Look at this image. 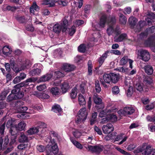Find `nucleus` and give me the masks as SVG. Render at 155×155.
Here are the masks:
<instances>
[{"mask_svg":"<svg viewBox=\"0 0 155 155\" xmlns=\"http://www.w3.org/2000/svg\"><path fill=\"white\" fill-rule=\"evenodd\" d=\"M153 80L151 77H146L143 80L144 83L146 84V86L144 87L145 89L147 88V87H151L152 86L153 83Z\"/></svg>","mask_w":155,"mask_h":155,"instance_id":"nucleus-10","label":"nucleus"},{"mask_svg":"<svg viewBox=\"0 0 155 155\" xmlns=\"http://www.w3.org/2000/svg\"><path fill=\"white\" fill-rule=\"evenodd\" d=\"M18 140L19 142H27L28 140V137L23 133H21Z\"/></svg>","mask_w":155,"mask_h":155,"instance_id":"nucleus-25","label":"nucleus"},{"mask_svg":"<svg viewBox=\"0 0 155 155\" xmlns=\"http://www.w3.org/2000/svg\"><path fill=\"white\" fill-rule=\"evenodd\" d=\"M34 95L39 98H41L43 99H47L49 97V96L44 93H38L35 92Z\"/></svg>","mask_w":155,"mask_h":155,"instance_id":"nucleus-22","label":"nucleus"},{"mask_svg":"<svg viewBox=\"0 0 155 155\" xmlns=\"http://www.w3.org/2000/svg\"><path fill=\"white\" fill-rule=\"evenodd\" d=\"M115 70L123 73H127L128 72V70L127 68H124L123 67H120L116 68Z\"/></svg>","mask_w":155,"mask_h":155,"instance_id":"nucleus-46","label":"nucleus"},{"mask_svg":"<svg viewBox=\"0 0 155 155\" xmlns=\"http://www.w3.org/2000/svg\"><path fill=\"white\" fill-rule=\"evenodd\" d=\"M103 133L105 134H109L114 130V128L113 125L111 124H108L106 125H104L102 127Z\"/></svg>","mask_w":155,"mask_h":155,"instance_id":"nucleus-7","label":"nucleus"},{"mask_svg":"<svg viewBox=\"0 0 155 155\" xmlns=\"http://www.w3.org/2000/svg\"><path fill=\"white\" fill-rule=\"evenodd\" d=\"M153 150L150 146H147L143 154L144 155H149L152 153V150Z\"/></svg>","mask_w":155,"mask_h":155,"instance_id":"nucleus-36","label":"nucleus"},{"mask_svg":"<svg viewBox=\"0 0 155 155\" xmlns=\"http://www.w3.org/2000/svg\"><path fill=\"white\" fill-rule=\"evenodd\" d=\"M15 99H16L15 95L12 93L8 96L7 100L8 101H11Z\"/></svg>","mask_w":155,"mask_h":155,"instance_id":"nucleus-57","label":"nucleus"},{"mask_svg":"<svg viewBox=\"0 0 155 155\" xmlns=\"http://www.w3.org/2000/svg\"><path fill=\"white\" fill-rule=\"evenodd\" d=\"M110 73L109 74L105 73L103 76V79H101L100 81L101 84L105 87H107V86L106 83L110 84L111 82Z\"/></svg>","mask_w":155,"mask_h":155,"instance_id":"nucleus-6","label":"nucleus"},{"mask_svg":"<svg viewBox=\"0 0 155 155\" xmlns=\"http://www.w3.org/2000/svg\"><path fill=\"white\" fill-rule=\"evenodd\" d=\"M64 76V74L63 73L59 71H56L54 73V78L55 79L63 77Z\"/></svg>","mask_w":155,"mask_h":155,"instance_id":"nucleus-35","label":"nucleus"},{"mask_svg":"<svg viewBox=\"0 0 155 155\" xmlns=\"http://www.w3.org/2000/svg\"><path fill=\"white\" fill-rule=\"evenodd\" d=\"M16 18L17 20L21 23L26 22L29 20H31L30 16L28 15H26L25 16H18Z\"/></svg>","mask_w":155,"mask_h":155,"instance_id":"nucleus-9","label":"nucleus"},{"mask_svg":"<svg viewBox=\"0 0 155 155\" xmlns=\"http://www.w3.org/2000/svg\"><path fill=\"white\" fill-rule=\"evenodd\" d=\"M107 18L105 15H103L101 17L99 24L100 27L103 28L104 27L105 23L107 21Z\"/></svg>","mask_w":155,"mask_h":155,"instance_id":"nucleus-21","label":"nucleus"},{"mask_svg":"<svg viewBox=\"0 0 155 155\" xmlns=\"http://www.w3.org/2000/svg\"><path fill=\"white\" fill-rule=\"evenodd\" d=\"M16 99H20L22 98L24 95V93L20 91L17 94H15Z\"/></svg>","mask_w":155,"mask_h":155,"instance_id":"nucleus-64","label":"nucleus"},{"mask_svg":"<svg viewBox=\"0 0 155 155\" xmlns=\"http://www.w3.org/2000/svg\"><path fill=\"white\" fill-rule=\"evenodd\" d=\"M136 88L137 90L140 92L143 91V84L142 83H137L136 85Z\"/></svg>","mask_w":155,"mask_h":155,"instance_id":"nucleus-47","label":"nucleus"},{"mask_svg":"<svg viewBox=\"0 0 155 155\" xmlns=\"http://www.w3.org/2000/svg\"><path fill=\"white\" fill-rule=\"evenodd\" d=\"M70 140L73 144L77 148L80 149H82V145L79 142L76 141L71 138H70Z\"/></svg>","mask_w":155,"mask_h":155,"instance_id":"nucleus-30","label":"nucleus"},{"mask_svg":"<svg viewBox=\"0 0 155 155\" xmlns=\"http://www.w3.org/2000/svg\"><path fill=\"white\" fill-rule=\"evenodd\" d=\"M53 143H52V145L51 147V151L54 154L56 153L58 150V149L56 143H55L54 140H53Z\"/></svg>","mask_w":155,"mask_h":155,"instance_id":"nucleus-29","label":"nucleus"},{"mask_svg":"<svg viewBox=\"0 0 155 155\" xmlns=\"http://www.w3.org/2000/svg\"><path fill=\"white\" fill-rule=\"evenodd\" d=\"M95 87L96 91L97 93H99L101 91V88L100 86L99 82L98 81H96L95 82Z\"/></svg>","mask_w":155,"mask_h":155,"instance_id":"nucleus-50","label":"nucleus"},{"mask_svg":"<svg viewBox=\"0 0 155 155\" xmlns=\"http://www.w3.org/2000/svg\"><path fill=\"white\" fill-rule=\"evenodd\" d=\"M127 138L128 137L127 136H124L123 137L122 134H120L116 137L115 138V141H119L122 139V140L118 143L119 145H121L126 141Z\"/></svg>","mask_w":155,"mask_h":155,"instance_id":"nucleus-17","label":"nucleus"},{"mask_svg":"<svg viewBox=\"0 0 155 155\" xmlns=\"http://www.w3.org/2000/svg\"><path fill=\"white\" fill-rule=\"evenodd\" d=\"M93 99L94 102L97 104H98V106H97V107H99L100 106H101V108L102 109L104 107V105L101 104V105L99 104H101L102 102L101 99L100 98L97 94H94L93 97Z\"/></svg>","mask_w":155,"mask_h":155,"instance_id":"nucleus-11","label":"nucleus"},{"mask_svg":"<svg viewBox=\"0 0 155 155\" xmlns=\"http://www.w3.org/2000/svg\"><path fill=\"white\" fill-rule=\"evenodd\" d=\"M129 60L127 57H124L121 59L120 62V64L122 65H125L128 61H129Z\"/></svg>","mask_w":155,"mask_h":155,"instance_id":"nucleus-52","label":"nucleus"},{"mask_svg":"<svg viewBox=\"0 0 155 155\" xmlns=\"http://www.w3.org/2000/svg\"><path fill=\"white\" fill-rule=\"evenodd\" d=\"M75 68L74 65H71L69 64H64L62 67V69L66 72H69L73 71Z\"/></svg>","mask_w":155,"mask_h":155,"instance_id":"nucleus-13","label":"nucleus"},{"mask_svg":"<svg viewBox=\"0 0 155 155\" xmlns=\"http://www.w3.org/2000/svg\"><path fill=\"white\" fill-rule=\"evenodd\" d=\"M116 22V19L114 16L110 17L108 19L107 23L109 26L107 29V34L109 36L113 34L117 35L121 33L119 26H117L115 28H114V25Z\"/></svg>","mask_w":155,"mask_h":155,"instance_id":"nucleus-1","label":"nucleus"},{"mask_svg":"<svg viewBox=\"0 0 155 155\" xmlns=\"http://www.w3.org/2000/svg\"><path fill=\"white\" fill-rule=\"evenodd\" d=\"M39 9V8L36 4V2H34L30 8V12L32 15H35V11L38 12Z\"/></svg>","mask_w":155,"mask_h":155,"instance_id":"nucleus-14","label":"nucleus"},{"mask_svg":"<svg viewBox=\"0 0 155 155\" xmlns=\"http://www.w3.org/2000/svg\"><path fill=\"white\" fill-rule=\"evenodd\" d=\"M26 126V123L24 121H22L19 123L18 125H16L15 126L17 130L21 131L25 129Z\"/></svg>","mask_w":155,"mask_h":155,"instance_id":"nucleus-15","label":"nucleus"},{"mask_svg":"<svg viewBox=\"0 0 155 155\" xmlns=\"http://www.w3.org/2000/svg\"><path fill=\"white\" fill-rule=\"evenodd\" d=\"M37 79L36 78H30L27 79L25 81H24L21 83H23L25 85V86L28 84L27 83L28 82H32L36 81Z\"/></svg>","mask_w":155,"mask_h":155,"instance_id":"nucleus-40","label":"nucleus"},{"mask_svg":"<svg viewBox=\"0 0 155 155\" xmlns=\"http://www.w3.org/2000/svg\"><path fill=\"white\" fill-rule=\"evenodd\" d=\"M17 116L18 117H20L22 119H25L29 117V115L26 112L19 114L17 115Z\"/></svg>","mask_w":155,"mask_h":155,"instance_id":"nucleus-48","label":"nucleus"},{"mask_svg":"<svg viewBox=\"0 0 155 155\" xmlns=\"http://www.w3.org/2000/svg\"><path fill=\"white\" fill-rule=\"evenodd\" d=\"M111 82L114 83H116L119 79V76L118 74L112 73H110Z\"/></svg>","mask_w":155,"mask_h":155,"instance_id":"nucleus-19","label":"nucleus"},{"mask_svg":"<svg viewBox=\"0 0 155 155\" xmlns=\"http://www.w3.org/2000/svg\"><path fill=\"white\" fill-rule=\"evenodd\" d=\"M17 130L15 126V127H12L10 128L9 132L11 135H15L16 134V130Z\"/></svg>","mask_w":155,"mask_h":155,"instance_id":"nucleus-51","label":"nucleus"},{"mask_svg":"<svg viewBox=\"0 0 155 155\" xmlns=\"http://www.w3.org/2000/svg\"><path fill=\"white\" fill-rule=\"evenodd\" d=\"M78 100L80 105H83L85 104L86 102L83 96L81 94L78 95Z\"/></svg>","mask_w":155,"mask_h":155,"instance_id":"nucleus-31","label":"nucleus"},{"mask_svg":"<svg viewBox=\"0 0 155 155\" xmlns=\"http://www.w3.org/2000/svg\"><path fill=\"white\" fill-rule=\"evenodd\" d=\"M137 21V19L133 17H130L129 19V23L132 28L136 25Z\"/></svg>","mask_w":155,"mask_h":155,"instance_id":"nucleus-27","label":"nucleus"},{"mask_svg":"<svg viewBox=\"0 0 155 155\" xmlns=\"http://www.w3.org/2000/svg\"><path fill=\"white\" fill-rule=\"evenodd\" d=\"M109 120H111L112 121H115L117 120V117L115 115L110 114L108 116Z\"/></svg>","mask_w":155,"mask_h":155,"instance_id":"nucleus-60","label":"nucleus"},{"mask_svg":"<svg viewBox=\"0 0 155 155\" xmlns=\"http://www.w3.org/2000/svg\"><path fill=\"white\" fill-rule=\"evenodd\" d=\"M135 111L134 108L131 107H126L123 110H120L118 111L117 113L121 116H126L131 115Z\"/></svg>","mask_w":155,"mask_h":155,"instance_id":"nucleus-5","label":"nucleus"},{"mask_svg":"<svg viewBox=\"0 0 155 155\" xmlns=\"http://www.w3.org/2000/svg\"><path fill=\"white\" fill-rule=\"evenodd\" d=\"M155 38L153 36L149 38L146 41V44L150 46L153 51L155 52Z\"/></svg>","mask_w":155,"mask_h":155,"instance_id":"nucleus-8","label":"nucleus"},{"mask_svg":"<svg viewBox=\"0 0 155 155\" xmlns=\"http://www.w3.org/2000/svg\"><path fill=\"white\" fill-rule=\"evenodd\" d=\"M107 54L106 53H105L102 54V56L100 57L98 60L100 66H101L103 63L105 59L107 58Z\"/></svg>","mask_w":155,"mask_h":155,"instance_id":"nucleus-34","label":"nucleus"},{"mask_svg":"<svg viewBox=\"0 0 155 155\" xmlns=\"http://www.w3.org/2000/svg\"><path fill=\"white\" fill-rule=\"evenodd\" d=\"M120 22L123 24H125L127 22V18L122 14L120 15Z\"/></svg>","mask_w":155,"mask_h":155,"instance_id":"nucleus-42","label":"nucleus"},{"mask_svg":"<svg viewBox=\"0 0 155 155\" xmlns=\"http://www.w3.org/2000/svg\"><path fill=\"white\" fill-rule=\"evenodd\" d=\"M8 92L7 91L2 92L0 94V100H4Z\"/></svg>","mask_w":155,"mask_h":155,"instance_id":"nucleus-56","label":"nucleus"},{"mask_svg":"<svg viewBox=\"0 0 155 155\" xmlns=\"http://www.w3.org/2000/svg\"><path fill=\"white\" fill-rule=\"evenodd\" d=\"M103 146H95L94 152L96 153H99L103 150Z\"/></svg>","mask_w":155,"mask_h":155,"instance_id":"nucleus-49","label":"nucleus"},{"mask_svg":"<svg viewBox=\"0 0 155 155\" xmlns=\"http://www.w3.org/2000/svg\"><path fill=\"white\" fill-rule=\"evenodd\" d=\"M115 147V149L124 155H131L130 153L125 151L124 150L121 149L120 148L117 147H116V146Z\"/></svg>","mask_w":155,"mask_h":155,"instance_id":"nucleus-39","label":"nucleus"},{"mask_svg":"<svg viewBox=\"0 0 155 155\" xmlns=\"http://www.w3.org/2000/svg\"><path fill=\"white\" fill-rule=\"evenodd\" d=\"M112 91L114 94H117L119 92V89L118 87L116 86L112 88Z\"/></svg>","mask_w":155,"mask_h":155,"instance_id":"nucleus-59","label":"nucleus"},{"mask_svg":"<svg viewBox=\"0 0 155 155\" xmlns=\"http://www.w3.org/2000/svg\"><path fill=\"white\" fill-rule=\"evenodd\" d=\"M78 50L81 52H84L86 50V46L84 44H81L78 47Z\"/></svg>","mask_w":155,"mask_h":155,"instance_id":"nucleus-55","label":"nucleus"},{"mask_svg":"<svg viewBox=\"0 0 155 155\" xmlns=\"http://www.w3.org/2000/svg\"><path fill=\"white\" fill-rule=\"evenodd\" d=\"M46 87L45 84L40 85L37 87V90L39 91H42L46 89Z\"/></svg>","mask_w":155,"mask_h":155,"instance_id":"nucleus-63","label":"nucleus"},{"mask_svg":"<svg viewBox=\"0 0 155 155\" xmlns=\"http://www.w3.org/2000/svg\"><path fill=\"white\" fill-rule=\"evenodd\" d=\"M88 73L89 75H91L92 74V65L91 61H89L88 62Z\"/></svg>","mask_w":155,"mask_h":155,"instance_id":"nucleus-53","label":"nucleus"},{"mask_svg":"<svg viewBox=\"0 0 155 155\" xmlns=\"http://www.w3.org/2000/svg\"><path fill=\"white\" fill-rule=\"evenodd\" d=\"M133 87L131 86L129 87L127 92V96L128 97H131L133 94Z\"/></svg>","mask_w":155,"mask_h":155,"instance_id":"nucleus-54","label":"nucleus"},{"mask_svg":"<svg viewBox=\"0 0 155 155\" xmlns=\"http://www.w3.org/2000/svg\"><path fill=\"white\" fill-rule=\"evenodd\" d=\"M61 87L63 93H65L67 91L69 87L68 84L66 82H64L62 84Z\"/></svg>","mask_w":155,"mask_h":155,"instance_id":"nucleus-32","label":"nucleus"},{"mask_svg":"<svg viewBox=\"0 0 155 155\" xmlns=\"http://www.w3.org/2000/svg\"><path fill=\"white\" fill-rule=\"evenodd\" d=\"M148 16L149 17L147 18V19H146V21H147L148 24H150L151 23V21L150 20L151 19H153L155 18V14L153 13H151Z\"/></svg>","mask_w":155,"mask_h":155,"instance_id":"nucleus-45","label":"nucleus"},{"mask_svg":"<svg viewBox=\"0 0 155 155\" xmlns=\"http://www.w3.org/2000/svg\"><path fill=\"white\" fill-rule=\"evenodd\" d=\"M78 93V89L76 87H74L72 90L70 94V96L71 98H74L76 97Z\"/></svg>","mask_w":155,"mask_h":155,"instance_id":"nucleus-37","label":"nucleus"},{"mask_svg":"<svg viewBox=\"0 0 155 155\" xmlns=\"http://www.w3.org/2000/svg\"><path fill=\"white\" fill-rule=\"evenodd\" d=\"M52 110L55 113H58L61 111V108L60 106L58 105H54L52 107Z\"/></svg>","mask_w":155,"mask_h":155,"instance_id":"nucleus-38","label":"nucleus"},{"mask_svg":"<svg viewBox=\"0 0 155 155\" xmlns=\"http://www.w3.org/2000/svg\"><path fill=\"white\" fill-rule=\"evenodd\" d=\"M25 86L23 83H20L14 86V89L13 90L11 93L14 94H17L20 91V87Z\"/></svg>","mask_w":155,"mask_h":155,"instance_id":"nucleus-12","label":"nucleus"},{"mask_svg":"<svg viewBox=\"0 0 155 155\" xmlns=\"http://www.w3.org/2000/svg\"><path fill=\"white\" fill-rule=\"evenodd\" d=\"M51 92L53 95H58L59 94V90L57 87H53L51 89Z\"/></svg>","mask_w":155,"mask_h":155,"instance_id":"nucleus-41","label":"nucleus"},{"mask_svg":"<svg viewBox=\"0 0 155 155\" xmlns=\"http://www.w3.org/2000/svg\"><path fill=\"white\" fill-rule=\"evenodd\" d=\"M41 69L37 68L31 71L29 73V75L31 76L37 75H38L41 73Z\"/></svg>","mask_w":155,"mask_h":155,"instance_id":"nucleus-28","label":"nucleus"},{"mask_svg":"<svg viewBox=\"0 0 155 155\" xmlns=\"http://www.w3.org/2000/svg\"><path fill=\"white\" fill-rule=\"evenodd\" d=\"M76 31L75 27L74 26H72L69 30V35L72 36L75 33Z\"/></svg>","mask_w":155,"mask_h":155,"instance_id":"nucleus-61","label":"nucleus"},{"mask_svg":"<svg viewBox=\"0 0 155 155\" xmlns=\"http://www.w3.org/2000/svg\"><path fill=\"white\" fill-rule=\"evenodd\" d=\"M17 8L15 6H11L10 5H5L4 6L3 10L4 11H14Z\"/></svg>","mask_w":155,"mask_h":155,"instance_id":"nucleus-33","label":"nucleus"},{"mask_svg":"<svg viewBox=\"0 0 155 155\" xmlns=\"http://www.w3.org/2000/svg\"><path fill=\"white\" fill-rule=\"evenodd\" d=\"M6 126L8 128L14 127L13 124V120L12 119H9L8 121Z\"/></svg>","mask_w":155,"mask_h":155,"instance_id":"nucleus-58","label":"nucleus"},{"mask_svg":"<svg viewBox=\"0 0 155 155\" xmlns=\"http://www.w3.org/2000/svg\"><path fill=\"white\" fill-rule=\"evenodd\" d=\"M146 119L148 121L152 122H155V117H152L148 115L146 117Z\"/></svg>","mask_w":155,"mask_h":155,"instance_id":"nucleus-62","label":"nucleus"},{"mask_svg":"<svg viewBox=\"0 0 155 155\" xmlns=\"http://www.w3.org/2000/svg\"><path fill=\"white\" fill-rule=\"evenodd\" d=\"M144 69L145 72L148 75H151L153 72V68L150 65H148L145 66Z\"/></svg>","mask_w":155,"mask_h":155,"instance_id":"nucleus-24","label":"nucleus"},{"mask_svg":"<svg viewBox=\"0 0 155 155\" xmlns=\"http://www.w3.org/2000/svg\"><path fill=\"white\" fill-rule=\"evenodd\" d=\"M127 36V35L125 34H121L118 37L116 38L115 41L117 42L122 41L123 40L126 39Z\"/></svg>","mask_w":155,"mask_h":155,"instance_id":"nucleus-26","label":"nucleus"},{"mask_svg":"<svg viewBox=\"0 0 155 155\" xmlns=\"http://www.w3.org/2000/svg\"><path fill=\"white\" fill-rule=\"evenodd\" d=\"M86 108L84 107L81 109L78 112L76 120L77 124L84 123L86 120L88 115Z\"/></svg>","mask_w":155,"mask_h":155,"instance_id":"nucleus-2","label":"nucleus"},{"mask_svg":"<svg viewBox=\"0 0 155 155\" xmlns=\"http://www.w3.org/2000/svg\"><path fill=\"white\" fill-rule=\"evenodd\" d=\"M36 127L38 128V130L40 128H42L41 133L43 134L45 131L44 128L47 127V125L44 123L40 122L38 123V126Z\"/></svg>","mask_w":155,"mask_h":155,"instance_id":"nucleus-23","label":"nucleus"},{"mask_svg":"<svg viewBox=\"0 0 155 155\" xmlns=\"http://www.w3.org/2000/svg\"><path fill=\"white\" fill-rule=\"evenodd\" d=\"M12 51V50L9 48L8 46H4L2 49V52L5 55H8L10 54Z\"/></svg>","mask_w":155,"mask_h":155,"instance_id":"nucleus-20","label":"nucleus"},{"mask_svg":"<svg viewBox=\"0 0 155 155\" xmlns=\"http://www.w3.org/2000/svg\"><path fill=\"white\" fill-rule=\"evenodd\" d=\"M116 133L109 134L104 137V139L105 140L107 141L113 139L116 135Z\"/></svg>","mask_w":155,"mask_h":155,"instance_id":"nucleus-43","label":"nucleus"},{"mask_svg":"<svg viewBox=\"0 0 155 155\" xmlns=\"http://www.w3.org/2000/svg\"><path fill=\"white\" fill-rule=\"evenodd\" d=\"M137 54L138 57L145 61H148L150 59V55L149 52L146 50L140 49L138 51Z\"/></svg>","mask_w":155,"mask_h":155,"instance_id":"nucleus-4","label":"nucleus"},{"mask_svg":"<svg viewBox=\"0 0 155 155\" xmlns=\"http://www.w3.org/2000/svg\"><path fill=\"white\" fill-rule=\"evenodd\" d=\"M51 74H47L41 77L39 79L40 82H45L49 80L53 76Z\"/></svg>","mask_w":155,"mask_h":155,"instance_id":"nucleus-18","label":"nucleus"},{"mask_svg":"<svg viewBox=\"0 0 155 155\" xmlns=\"http://www.w3.org/2000/svg\"><path fill=\"white\" fill-rule=\"evenodd\" d=\"M74 136L76 138H79L81 135V133L78 130H75L72 132Z\"/></svg>","mask_w":155,"mask_h":155,"instance_id":"nucleus-44","label":"nucleus"},{"mask_svg":"<svg viewBox=\"0 0 155 155\" xmlns=\"http://www.w3.org/2000/svg\"><path fill=\"white\" fill-rule=\"evenodd\" d=\"M38 128L36 127L30 128L27 131L26 133L29 135H32L35 134L39 131Z\"/></svg>","mask_w":155,"mask_h":155,"instance_id":"nucleus-16","label":"nucleus"},{"mask_svg":"<svg viewBox=\"0 0 155 155\" xmlns=\"http://www.w3.org/2000/svg\"><path fill=\"white\" fill-rule=\"evenodd\" d=\"M63 24L61 23L60 24H55L53 27V31L57 33H60L62 29V30L63 31H66L67 25L68 23V21L65 19H63Z\"/></svg>","mask_w":155,"mask_h":155,"instance_id":"nucleus-3","label":"nucleus"}]
</instances>
